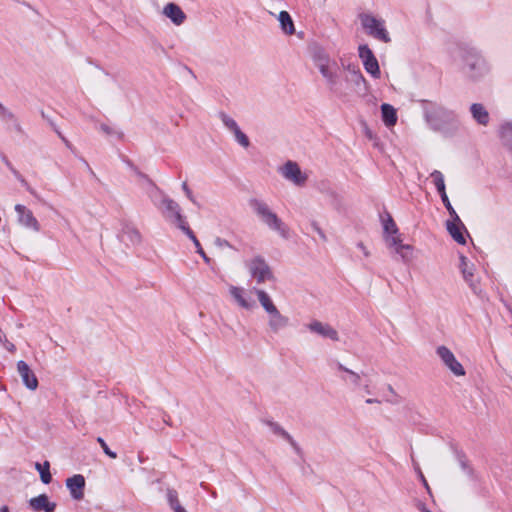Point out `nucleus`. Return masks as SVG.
<instances>
[{
  "label": "nucleus",
  "instance_id": "1",
  "mask_svg": "<svg viewBox=\"0 0 512 512\" xmlns=\"http://www.w3.org/2000/svg\"><path fill=\"white\" fill-rule=\"evenodd\" d=\"M312 60L325 79L328 89L335 94H341L338 63L321 47L313 49Z\"/></svg>",
  "mask_w": 512,
  "mask_h": 512
},
{
  "label": "nucleus",
  "instance_id": "2",
  "mask_svg": "<svg viewBox=\"0 0 512 512\" xmlns=\"http://www.w3.org/2000/svg\"><path fill=\"white\" fill-rule=\"evenodd\" d=\"M254 293L260 305L267 313V327L269 332L278 334L280 331L286 329L290 324V319L279 311L270 295L266 291L256 288H254Z\"/></svg>",
  "mask_w": 512,
  "mask_h": 512
},
{
  "label": "nucleus",
  "instance_id": "3",
  "mask_svg": "<svg viewBox=\"0 0 512 512\" xmlns=\"http://www.w3.org/2000/svg\"><path fill=\"white\" fill-rule=\"evenodd\" d=\"M249 205L257 217L270 230L277 232L284 239L290 237V231L287 225L271 210L267 203L254 198L249 201Z\"/></svg>",
  "mask_w": 512,
  "mask_h": 512
},
{
  "label": "nucleus",
  "instance_id": "4",
  "mask_svg": "<svg viewBox=\"0 0 512 512\" xmlns=\"http://www.w3.org/2000/svg\"><path fill=\"white\" fill-rule=\"evenodd\" d=\"M162 216L171 224L180 230L187 226L186 218L181 213L180 205L171 199L166 193L158 199V205H155Z\"/></svg>",
  "mask_w": 512,
  "mask_h": 512
},
{
  "label": "nucleus",
  "instance_id": "5",
  "mask_svg": "<svg viewBox=\"0 0 512 512\" xmlns=\"http://www.w3.org/2000/svg\"><path fill=\"white\" fill-rule=\"evenodd\" d=\"M358 18L362 28L369 36L384 43L391 42L390 35L385 27V21L383 19L377 18L373 14L366 12L360 13Z\"/></svg>",
  "mask_w": 512,
  "mask_h": 512
},
{
  "label": "nucleus",
  "instance_id": "6",
  "mask_svg": "<svg viewBox=\"0 0 512 512\" xmlns=\"http://www.w3.org/2000/svg\"><path fill=\"white\" fill-rule=\"evenodd\" d=\"M463 69L471 78H478L488 71L484 58L474 49L462 52Z\"/></svg>",
  "mask_w": 512,
  "mask_h": 512
},
{
  "label": "nucleus",
  "instance_id": "7",
  "mask_svg": "<svg viewBox=\"0 0 512 512\" xmlns=\"http://www.w3.org/2000/svg\"><path fill=\"white\" fill-rule=\"evenodd\" d=\"M250 276L256 280L258 284L265 283L274 279L273 272L262 256H255L245 263Z\"/></svg>",
  "mask_w": 512,
  "mask_h": 512
},
{
  "label": "nucleus",
  "instance_id": "8",
  "mask_svg": "<svg viewBox=\"0 0 512 512\" xmlns=\"http://www.w3.org/2000/svg\"><path fill=\"white\" fill-rule=\"evenodd\" d=\"M424 114L427 123L434 130H441L444 122L452 117V113L443 108L442 106L424 101Z\"/></svg>",
  "mask_w": 512,
  "mask_h": 512
},
{
  "label": "nucleus",
  "instance_id": "9",
  "mask_svg": "<svg viewBox=\"0 0 512 512\" xmlns=\"http://www.w3.org/2000/svg\"><path fill=\"white\" fill-rule=\"evenodd\" d=\"M279 173L284 179L298 187L305 186L309 178L308 173L302 171L298 163L291 160L279 168Z\"/></svg>",
  "mask_w": 512,
  "mask_h": 512
},
{
  "label": "nucleus",
  "instance_id": "10",
  "mask_svg": "<svg viewBox=\"0 0 512 512\" xmlns=\"http://www.w3.org/2000/svg\"><path fill=\"white\" fill-rule=\"evenodd\" d=\"M436 354L442 361L443 365L456 377H463L466 371L463 365L456 359L454 353L444 345L436 348Z\"/></svg>",
  "mask_w": 512,
  "mask_h": 512
},
{
  "label": "nucleus",
  "instance_id": "11",
  "mask_svg": "<svg viewBox=\"0 0 512 512\" xmlns=\"http://www.w3.org/2000/svg\"><path fill=\"white\" fill-rule=\"evenodd\" d=\"M358 54L366 72L369 73L375 79L380 78L381 71L378 60L375 57L373 51L368 47V45H360L358 47Z\"/></svg>",
  "mask_w": 512,
  "mask_h": 512
},
{
  "label": "nucleus",
  "instance_id": "12",
  "mask_svg": "<svg viewBox=\"0 0 512 512\" xmlns=\"http://www.w3.org/2000/svg\"><path fill=\"white\" fill-rule=\"evenodd\" d=\"M306 328L312 334H316L323 339H328L333 342H338L340 340L338 331L329 323L312 320L306 324Z\"/></svg>",
  "mask_w": 512,
  "mask_h": 512
},
{
  "label": "nucleus",
  "instance_id": "13",
  "mask_svg": "<svg viewBox=\"0 0 512 512\" xmlns=\"http://www.w3.org/2000/svg\"><path fill=\"white\" fill-rule=\"evenodd\" d=\"M460 271L463 275L464 280L468 283L472 291L480 295L482 290L479 283L474 279V265L469 262L468 258L464 255L460 256Z\"/></svg>",
  "mask_w": 512,
  "mask_h": 512
},
{
  "label": "nucleus",
  "instance_id": "14",
  "mask_svg": "<svg viewBox=\"0 0 512 512\" xmlns=\"http://www.w3.org/2000/svg\"><path fill=\"white\" fill-rule=\"evenodd\" d=\"M15 211L18 215V222L21 225L35 232L40 231V224L30 209L22 204H16Z\"/></svg>",
  "mask_w": 512,
  "mask_h": 512
},
{
  "label": "nucleus",
  "instance_id": "15",
  "mask_svg": "<svg viewBox=\"0 0 512 512\" xmlns=\"http://www.w3.org/2000/svg\"><path fill=\"white\" fill-rule=\"evenodd\" d=\"M139 184L154 205H158V199L165 194L154 181L147 175L139 173Z\"/></svg>",
  "mask_w": 512,
  "mask_h": 512
},
{
  "label": "nucleus",
  "instance_id": "16",
  "mask_svg": "<svg viewBox=\"0 0 512 512\" xmlns=\"http://www.w3.org/2000/svg\"><path fill=\"white\" fill-rule=\"evenodd\" d=\"M229 293L239 307L245 310H252L255 307V301L251 299L249 293L243 287L233 286L229 287Z\"/></svg>",
  "mask_w": 512,
  "mask_h": 512
},
{
  "label": "nucleus",
  "instance_id": "17",
  "mask_svg": "<svg viewBox=\"0 0 512 512\" xmlns=\"http://www.w3.org/2000/svg\"><path fill=\"white\" fill-rule=\"evenodd\" d=\"M66 486L70 491V495L74 500H82L84 498L85 478L81 474H76L66 479Z\"/></svg>",
  "mask_w": 512,
  "mask_h": 512
},
{
  "label": "nucleus",
  "instance_id": "18",
  "mask_svg": "<svg viewBox=\"0 0 512 512\" xmlns=\"http://www.w3.org/2000/svg\"><path fill=\"white\" fill-rule=\"evenodd\" d=\"M162 14L176 26L182 25L187 19L182 8L173 2L167 3L163 7Z\"/></svg>",
  "mask_w": 512,
  "mask_h": 512
},
{
  "label": "nucleus",
  "instance_id": "19",
  "mask_svg": "<svg viewBox=\"0 0 512 512\" xmlns=\"http://www.w3.org/2000/svg\"><path fill=\"white\" fill-rule=\"evenodd\" d=\"M17 370H18L19 375L21 376V379H22L24 385L28 389H30V390L37 389L38 379L25 361H23V360L18 361Z\"/></svg>",
  "mask_w": 512,
  "mask_h": 512
},
{
  "label": "nucleus",
  "instance_id": "20",
  "mask_svg": "<svg viewBox=\"0 0 512 512\" xmlns=\"http://www.w3.org/2000/svg\"><path fill=\"white\" fill-rule=\"evenodd\" d=\"M120 240L126 245H138L141 243L142 237L138 229L128 223L123 224L119 233Z\"/></svg>",
  "mask_w": 512,
  "mask_h": 512
},
{
  "label": "nucleus",
  "instance_id": "21",
  "mask_svg": "<svg viewBox=\"0 0 512 512\" xmlns=\"http://www.w3.org/2000/svg\"><path fill=\"white\" fill-rule=\"evenodd\" d=\"M336 367L339 371L345 373V375L341 377L344 382L352 385L354 388L362 386V376L359 373L345 367L340 362H337Z\"/></svg>",
  "mask_w": 512,
  "mask_h": 512
},
{
  "label": "nucleus",
  "instance_id": "22",
  "mask_svg": "<svg viewBox=\"0 0 512 512\" xmlns=\"http://www.w3.org/2000/svg\"><path fill=\"white\" fill-rule=\"evenodd\" d=\"M30 507L34 511L53 512L55 510V503L49 502L48 496L41 494L37 497L31 498L29 501Z\"/></svg>",
  "mask_w": 512,
  "mask_h": 512
},
{
  "label": "nucleus",
  "instance_id": "23",
  "mask_svg": "<svg viewBox=\"0 0 512 512\" xmlns=\"http://www.w3.org/2000/svg\"><path fill=\"white\" fill-rule=\"evenodd\" d=\"M447 230L451 237L459 244H465L466 240L463 235L462 230H465V227L461 220L456 221L453 219V221H447Z\"/></svg>",
  "mask_w": 512,
  "mask_h": 512
},
{
  "label": "nucleus",
  "instance_id": "24",
  "mask_svg": "<svg viewBox=\"0 0 512 512\" xmlns=\"http://www.w3.org/2000/svg\"><path fill=\"white\" fill-rule=\"evenodd\" d=\"M473 119L480 125L487 126L490 120L487 109L480 103H474L470 107Z\"/></svg>",
  "mask_w": 512,
  "mask_h": 512
},
{
  "label": "nucleus",
  "instance_id": "25",
  "mask_svg": "<svg viewBox=\"0 0 512 512\" xmlns=\"http://www.w3.org/2000/svg\"><path fill=\"white\" fill-rule=\"evenodd\" d=\"M382 120L387 127H392L397 122V113L394 107L384 103L381 105Z\"/></svg>",
  "mask_w": 512,
  "mask_h": 512
},
{
  "label": "nucleus",
  "instance_id": "26",
  "mask_svg": "<svg viewBox=\"0 0 512 512\" xmlns=\"http://www.w3.org/2000/svg\"><path fill=\"white\" fill-rule=\"evenodd\" d=\"M347 81H351L359 91L366 90L367 88V81L358 68L353 67L349 69Z\"/></svg>",
  "mask_w": 512,
  "mask_h": 512
},
{
  "label": "nucleus",
  "instance_id": "27",
  "mask_svg": "<svg viewBox=\"0 0 512 512\" xmlns=\"http://www.w3.org/2000/svg\"><path fill=\"white\" fill-rule=\"evenodd\" d=\"M270 428H271V430H272V432L274 434H276V435L282 437L283 439H285L293 447V449L297 453L300 452V448H299L298 444L296 443V441L293 439V437L284 428H282L277 423H270Z\"/></svg>",
  "mask_w": 512,
  "mask_h": 512
},
{
  "label": "nucleus",
  "instance_id": "28",
  "mask_svg": "<svg viewBox=\"0 0 512 512\" xmlns=\"http://www.w3.org/2000/svg\"><path fill=\"white\" fill-rule=\"evenodd\" d=\"M278 20H279V22L281 24L282 30L286 34L291 35V34L294 33V31H295L294 24H293L292 18L289 15L288 12L281 11L280 14H279Z\"/></svg>",
  "mask_w": 512,
  "mask_h": 512
},
{
  "label": "nucleus",
  "instance_id": "29",
  "mask_svg": "<svg viewBox=\"0 0 512 512\" xmlns=\"http://www.w3.org/2000/svg\"><path fill=\"white\" fill-rule=\"evenodd\" d=\"M35 467L40 473V478H41L42 482L44 484H49L52 480L49 462L45 461L43 464L36 463Z\"/></svg>",
  "mask_w": 512,
  "mask_h": 512
},
{
  "label": "nucleus",
  "instance_id": "30",
  "mask_svg": "<svg viewBox=\"0 0 512 512\" xmlns=\"http://www.w3.org/2000/svg\"><path fill=\"white\" fill-rule=\"evenodd\" d=\"M168 502L174 512H187L180 504L178 500V494L175 490L169 489L167 492Z\"/></svg>",
  "mask_w": 512,
  "mask_h": 512
},
{
  "label": "nucleus",
  "instance_id": "31",
  "mask_svg": "<svg viewBox=\"0 0 512 512\" xmlns=\"http://www.w3.org/2000/svg\"><path fill=\"white\" fill-rule=\"evenodd\" d=\"M430 176L432 177L434 185L440 196L446 194L443 174L438 170H434Z\"/></svg>",
  "mask_w": 512,
  "mask_h": 512
},
{
  "label": "nucleus",
  "instance_id": "32",
  "mask_svg": "<svg viewBox=\"0 0 512 512\" xmlns=\"http://www.w3.org/2000/svg\"><path fill=\"white\" fill-rule=\"evenodd\" d=\"M500 132L504 144L512 148V122L502 125Z\"/></svg>",
  "mask_w": 512,
  "mask_h": 512
},
{
  "label": "nucleus",
  "instance_id": "33",
  "mask_svg": "<svg viewBox=\"0 0 512 512\" xmlns=\"http://www.w3.org/2000/svg\"><path fill=\"white\" fill-rule=\"evenodd\" d=\"M395 253L400 255L404 262H408L411 259L412 246L408 244L400 243L395 249Z\"/></svg>",
  "mask_w": 512,
  "mask_h": 512
},
{
  "label": "nucleus",
  "instance_id": "34",
  "mask_svg": "<svg viewBox=\"0 0 512 512\" xmlns=\"http://www.w3.org/2000/svg\"><path fill=\"white\" fill-rule=\"evenodd\" d=\"M219 118L222 121L223 125L230 132H232L233 130H236V128L238 127L237 122L232 117H230L228 114H226L225 112H220Z\"/></svg>",
  "mask_w": 512,
  "mask_h": 512
},
{
  "label": "nucleus",
  "instance_id": "35",
  "mask_svg": "<svg viewBox=\"0 0 512 512\" xmlns=\"http://www.w3.org/2000/svg\"><path fill=\"white\" fill-rule=\"evenodd\" d=\"M458 462L462 471L471 479L475 478V473L472 467L469 465L467 459L463 455L458 456Z\"/></svg>",
  "mask_w": 512,
  "mask_h": 512
},
{
  "label": "nucleus",
  "instance_id": "36",
  "mask_svg": "<svg viewBox=\"0 0 512 512\" xmlns=\"http://www.w3.org/2000/svg\"><path fill=\"white\" fill-rule=\"evenodd\" d=\"M383 229H384L385 235H388V234L394 235V234L398 233L397 225L395 224L394 220L392 219V217L390 215H388V218L383 221Z\"/></svg>",
  "mask_w": 512,
  "mask_h": 512
},
{
  "label": "nucleus",
  "instance_id": "37",
  "mask_svg": "<svg viewBox=\"0 0 512 512\" xmlns=\"http://www.w3.org/2000/svg\"><path fill=\"white\" fill-rule=\"evenodd\" d=\"M234 137H235V140L241 145L243 146L244 148H247L249 145H250V142H249V139L248 137L246 136V134H244L241 129L239 128V126L236 128V130H233L232 131Z\"/></svg>",
  "mask_w": 512,
  "mask_h": 512
},
{
  "label": "nucleus",
  "instance_id": "38",
  "mask_svg": "<svg viewBox=\"0 0 512 512\" xmlns=\"http://www.w3.org/2000/svg\"><path fill=\"white\" fill-rule=\"evenodd\" d=\"M234 137H235V140L241 145L243 146L244 148H247L249 145H250V142H249V139L248 137L246 136V134H244L241 129L239 128V126L236 128V130H233L232 131Z\"/></svg>",
  "mask_w": 512,
  "mask_h": 512
},
{
  "label": "nucleus",
  "instance_id": "39",
  "mask_svg": "<svg viewBox=\"0 0 512 512\" xmlns=\"http://www.w3.org/2000/svg\"><path fill=\"white\" fill-rule=\"evenodd\" d=\"M441 200H442L444 206L446 207V209L448 210L450 216L454 220L459 221V216L457 215L456 211L454 210L453 206L451 205L447 194L441 195Z\"/></svg>",
  "mask_w": 512,
  "mask_h": 512
},
{
  "label": "nucleus",
  "instance_id": "40",
  "mask_svg": "<svg viewBox=\"0 0 512 512\" xmlns=\"http://www.w3.org/2000/svg\"><path fill=\"white\" fill-rule=\"evenodd\" d=\"M385 241L390 248H396L400 243H402V240L400 238V235L397 234H388L385 235Z\"/></svg>",
  "mask_w": 512,
  "mask_h": 512
},
{
  "label": "nucleus",
  "instance_id": "41",
  "mask_svg": "<svg viewBox=\"0 0 512 512\" xmlns=\"http://www.w3.org/2000/svg\"><path fill=\"white\" fill-rule=\"evenodd\" d=\"M97 442L100 444L101 448L103 449V452L110 458L115 459L117 457V454L110 450L108 445L106 444L105 440L101 437L97 438Z\"/></svg>",
  "mask_w": 512,
  "mask_h": 512
},
{
  "label": "nucleus",
  "instance_id": "42",
  "mask_svg": "<svg viewBox=\"0 0 512 512\" xmlns=\"http://www.w3.org/2000/svg\"><path fill=\"white\" fill-rule=\"evenodd\" d=\"M194 243L196 247V251L199 250V247H201V244L199 240L196 238L194 232L190 229V227L187 225L183 229H181Z\"/></svg>",
  "mask_w": 512,
  "mask_h": 512
},
{
  "label": "nucleus",
  "instance_id": "43",
  "mask_svg": "<svg viewBox=\"0 0 512 512\" xmlns=\"http://www.w3.org/2000/svg\"><path fill=\"white\" fill-rule=\"evenodd\" d=\"M0 116L2 117L3 120H5L7 122L8 121L16 122L14 114L11 111H9L8 109H6L4 106H0Z\"/></svg>",
  "mask_w": 512,
  "mask_h": 512
},
{
  "label": "nucleus",
  "instance_id": "44",
  "mask_svg": "<svg viewBox=\"0 0 512 512\" xmlns=\"http://www.w3.org/2000/svg\"><path fill=\"white\" fill-rule=\"evenodd\" d=\"M182 190L184 191L186 197L191 201L193 202L194 204H196V200L193 196V193L191 191V189L188 187L187 183L186 182H183L182 183Z\"/></svg>",
  "mask_w": 512,
  "mask_h": 512
},
{
  "label": "nucleus",
  "instance_id": "45",
  "mask_svg": "<svg viewBox=\"0 0 512 512\" xmlns=\"http://www.w3.org/2000/svg\"><path fill=\"white\" fill-rule=\"evenodd\" d=\"M311 226L313 228V230L319 235V237L323 240V241H326L327 240V237L324 233V231L320 228V226L318 225L317 222H312L311 223Z\"/></svg>",
  "mask_w": 512,
  "mask_h": 512
},
{
  "label": "nucleus",
  "instance_id": "46",
  "mask_svg": "<svg viewBox=\"0 0 512 512\" xmlns=\"http://www.w3.org/2000/svg\"><path fill=\"white\" fill-rule=\"evenodd\" d=\"M1 344L4 346L6 350H8L11 353L16 351L15 345L12 342L8 341L6 337H4V341Z\"/></svg>",
  "mask_w": 512,
  "mask_h": 512
},
{
  "label": "nucleus",
  "instance_id": "47",
  "mask_svg": "<svg viewBox=\"0 0 512 512\" xmlns=\"http://www.w3.org/2000/svg\"><path fill=\"white\" fill-rule=\"evenodd\" d=\"M100 130L107 134V135H111V134H114L116 133L110 126L106 125V124H101L100 125Z\"/></svg>",
  "mask_w": 512,
  "mask_h": 512
},
{
  "label": "nucleus",
  "instance_id": "48",
  "mask_svg": "<svg viewBox=\"0 0 512 512\" xmlns=\"http://www.w3.org/2000/svg\"><path fill=\"white\" fill-rule=\"evenodd\" d=\"M197 253L203 258L205 263L209 264L211 262V259L207 256V254L204 252L202 247H199V250H197Z\"/></svg>",
  "mask_w": 512,
  "mask_h": 512
},
{
  "label": "nucleus",
  "instance_id": "49",
  "mask_svg": "<svg viewBox=\"0 0 512 512\" xmlns=\"http://www.w3.org/2000/svg\"><path fill=\"white\" fill-rule=\"evenodd\" d=\"M357 247L363 252L365 257H369L370 253H369L368 249L366 248V246L362 242H359L357 244Z\"/></svg>",
  "mask_w": 512,
  "mask_h": 512
},
{
  "label": "nucleus",
  "instance_id": "50",
  "mask_svg": "<svg viewBox=\"0 0 512 512\" xmlns=\"http://www.w3.org/2000/svg\"><path fill=\"white\" fill-rule=\"evenodd\" d=\"M59 137L61 138V140L64 142V144L66 145L67 148H69L70 150H72V145L71 143L61 134V133H58Z\"/></svg>",
  "mask_w": 512,
  "mask_h": 512
},
{
  "label": "nucleus",
  "instance_id": "51",
  "mask_svg": "<svg viewBox=\"0 0 512 512\" xmlns=\"http://www.w3.org/2000/svg\"><path fill=\"white\" fill-rule=\"evenodd\" d=\"M59 137L61 138V140L64 142V144L66 145L67 148H69L70 150H72V145L71 143L61 134V133H58Z\"/></svg>",
  "mask_w": 512,
  "mask_h": 512
},
{
  "label": "nucleus",
  "instance_id": "52",
  "mask_svg": "<svg viewBox=\"0 0 512 512\" xmlns=\"http://www.w3.org/2000/svg\"><path fill=\"white\" fill-rule=\"evenodd\" d=\"M365 402H366L367 404H374V403L379 404V403H381V401H380V400H378V399H376V398H368V399H366V401H365Z\"/></svg>",
  "mask_w": 512,
  "mask_h": 512
},
{
  "label": "nucleus",
  "instance_id": "53",
  "mask_svg": "<svg viewBox=\"0 0 512 512\" xmlns=\"http://www.w3.org/2000/svg\"><path fill=\"white\" fill-rule=\"evenodd\" d=\"M20 181H21V183H22V184L27 188V190H28L31 194H34L33 189H31V188L29 187L28 183H27L23 178H21V179H20Z\"/></svg>",
  "mask_w": 512,
  "mask_h": 512
},
{
  "label": "nucleus",
  "instance_id": "54",
  "mask_svg": "<svg viewBox=\"0 0 512 512\" xmlns=\"http://www.w3.org/2000/svg\"><path fill=\"white\" fill-rule=\"evenodd\" d=\"M417 507L421 512H431L426 508V506L423 503H419Z\"/></svg>",
  "mask_w": 512,
  "mask_h": 512
},
{
  "label": "nucleus",
  "instance_id": "55",
  "mask_svg": "<svg viewBox=\"0 0 512 512\" xmlns=\"http://www.w3.org/2000/svg\"><path fill=\"white\" fill-rule=\"evenodd\" d=\"M362 388H363V390H364V392H365V393H367V394H371V389H370L369 384H365V385H363V386H362Z\"/></svg>",
  "mask_w": 512,
  "mask_h": 512
},
{
  "label": "nucleus",
  "instance_id": "56",
  "mask_svg": "<svg viewBox=\"0 0 512 512\" xmlns=\"http://www.w3.org/2000/svg\"><path fill=\"white\" fill-rule=\"evenodd\" d=\"M387 389H388V391H389L392 395H396V392H395L394 388H393L391 385H388Z\"/></svg>",
  "mask_w": 512,
  "mask_h": 512
},
{
  "label": "nucleus",
  "instance_id": "57",
  "mask_svg": "<svg viewBox=\"0 0 512 512\" xmlns=\"http://www.w3.org/2000/svg\"><path fill=\"white\" fill-rule=\"evenodd\" d=\"M4 337H6V335L3 333L2 329L0 328V343H2L4 341Z\"/></svg>",
  "mask_w": 512,
  "mask_h": 512
},
{
  "label": "nucleus",
  "instance_id": "58",
  "mask_svg": "<svg viewBox=\"0 0 512 512\" xmlns=\"http://www.w3.org/2000/svg\"><path fill=\"white\" fill-rule=\"evenodd\" d=\"M0 512H9V509L7 506H3L0 508Z\"/></svg>",
  "mask_w": 512,
  "mask_h": 512
},
{
  "label": "nucleus",
  "instance_id": "59",
  "mask_svg": "<svg viewBox=\"0 0 512 512\" xmlns=\"http://www.w3.org/2000/svg\"><path fill=\"white\" fill-rule=\"evenodd\" d=\"M367 136H368L369 138H371V137H372V136H371L370 131H367Z\"/></svg>",
  "mask_w": 512,
  "mask_h": 512
},
{
  "label": "nucleus",
  "instance_id": "60",
  "mask_svg": "<svg viewBox=\"0 0 512 512\" xmlns=\"http://www.w3.org/2000/svg\"><path fill=\"white\" fill-rule=\"evenodd\" d=\"M13 173H14L16 176H18V172H17V171L13 170Z\"/></svg>",
  "mask_w": 512,
  "mask_h": 512
},
{
  "label": "nucleus",
  "instance_id": "61",
  "mask_svg": "<svg viewBox=\"0 0 512 512\" xmlns=\"http://www.w3.org/2000/svg\"><path fill=\"white\" fill-rule=\"evenodd\" d=\"M0 106H3V105L0 103Z\"/></svg>",
  "mask_w": 512,
  "mask_h": 512
}]
</instances>
